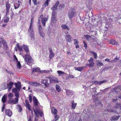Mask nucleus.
I'll return each mask as SVG.
<instances>
[{
  "mask_svg": "<svg viewBox=\"0 0 121 121\" xmlns=\"http://www.w3.org/2000/svg\"><path fill=\"white\" fill-rule=\"evenodd\" d=\"M34 111L36 115V116H35L34 121H38V118L39 117L38 115H39L40 117H42L43 115L42 112L39 108L37 107L36 108V110L34 109Z\"/></svg>",
  "mask_w": 121,
  "mask_h": 121,
  "instance_id": "nucleus-1",
  "label": "nucleus"
},
{
  "mask_svg": "<svg viewBox=\"0 0 121 121\" xmlns=\"http://www.w3.org/2000/svg\"><path fill=\"white\" fill-rule=\"evenodd\" d=\"M24 60L26 62L29 63H32L34 61V60L31 56L30 53L26 54L25 56Z\"/></svg>",
  "mask_w": 121,
  "mask_h": 121,
  "instance_id": "nucleus-2",
  "label": "nucleus"
},
{
  "mask_svg": "<svg viewBox=\"0 0 121 121\" xmlns=\"http://www.w3.org/2000/svg\"><path fill=\"white\" fill-rule=\"evenodd\" d=\"M76 13L75 9L71 8L68 11V16L70 19H71L74 17Z\"/></svg>",
  "mask_w": 121,
  "mask_h": 121,
  "instance_id": "nucleus-3",
  "label": "nucleus"
},
{
  "mask_svg": "<svg viewBox=\"0 0 121 121\" xmlns=\"http://www.w3.org/2000/svg\"><path fill=\"white\" fill-rule=\"evenodd\" d=\"M32 21L30 24L29 28L28 29V31L30 33L31 38L32 39H34V31L33 27L32 26Z\"/></svg>",
  "mask_w": 121,
  "mask_h": 121,
  "instance_id": "nucleus-4",
  "label": "nucleus"
},
{
  "mask_svg": "<svg viewBox=\"0 0 121 121\" xmlns=\"http://www.w3.org/2000/svg\"><path fill=\"white\" fill-rule=\"evenodd\" d=\"M56 13L55 11L52 12L51 18V22L53 23H55L57 21L56 17Z\"/></svg>",
  "mask_w": 121,
  "mask_h": 121,
  "instance_id": "nucleus-5",
  "label": "nucleus"
},
{
  "mask_svg": "<svg viewBox=\"0 0 121 121\" xmlns=\"http://www.w3.org/2000/svg\"><path fill=\"white\" fill-rule=\"evenodd\" d=\"M0 40L1 41L2 43L3 46L4 48V50H7L8 47L7 42L3 38H0Z\"/></svg>",
  "mask_w": 121,
  "mask_h": 121,
  "instance_id": "nucleus-6",
  "label": "nucleus"
},
{
  "mask_svg": "<svg viewBox=\"0 0 121 121\" xmlns=\"http://www.w3.org/2000/svg\"><path fill=\"white\" fill-rule=\"evenodd\" d=\"M39 18H41V22L42 25L43 26H45L46 22L48 20V18L46 17H43V15L42 14L40 16Z\"/></svg>",
  "mask_w": 121,
  "mask_h": 121,
  "instance_id": "nucleus-7",
  "label": "nucleus"
},
{
  "mask_svg": "<svg viewBox=\"0 0 121 121\" xmlns=\"http://www.w3.org/2000/svg\"><path fill=\"white\" fill-rule=\"evenodd\" d=\"M15 88H13V89H16V90L20 91V89L21 87V83L19 82H18L17 83L15 84Z\"/></svg>",
  "mask_w": 121,
  "mask_h": 121,
  "instance_id": "nucleus-8",
  "label": "nucleus"
},
{
  "mask_svg": "<svg viewBox=\"0 0 121 121\" xmlns=\"http://www.w3.org/2000/svg\"><path fill=\"white\" fill-rule=\"evenodd\" d=\"M89 64H88L87 65H88L91 68L92 67L94 64L93 61V59L92 57H91L90 59L88 61Z\"/></svg>",
  "mask_w": 121,
  "mask_h": 121,
  "instance_id": "nucleus-9",
  "label": "nucleus"
},
{
  "mask_svg": "<svg viewBox=\"0 0 121 121\" xmlns=\"http://www.w3.org/2000/svg\"><path fill=\"white\" fill-rule=\"evenodd\" d=\"M18 99L17 98H15L13 100L12 99L10 100H9L8 102L9 103H12L13 104H14L17 103Z\"/></svg>",
  "mask_w": 121,
  "mask_h": 121,
  "instance_id": "nucleus-10",
  "label": "nucleus"
},
{
  "mask_svg": "<svg viewBox=\"0 0 121 121\" xmlns=\"http://www.w3.org/2000/svg\"><path fill=\"white\" fill-rule=\"evenodd\" d=\"M65 39L67 42L71 43L72 41V38L70 35H66L65 36Z\"/></svg>",
  "mask_w": 121,
  "mask_h": 121,
  "instance_id": "nucleus-11",
  "label": "nucleus"
},
{
  "mask_svg": "<svg viewBox=\"0 0 121 121\" xmlns=\"http://www.w3.org/2000/svg\"><path fill=\"white\" fill-rule=\"evenodd\" d=\"M39 32L42 37H43L44 36V34L43 32V29L40 25H39Z\"/></svg>",
  "mask_w": 121,
  "mask_h": 121,
  "instance_id": "nucleus-12",
  "label": "nucleus"
},
{
  "mask_svg": "<svg viewBox=\"0 0 121 121\" xmlns=\"http://www.w3.org/2000/svg\"><path fill=\"white\" fill-rule=\"evenodd\" d=\"M33 101L34 106L36 107H36H38L37 106L39 104V103L38 100L35 97H33ZM38 108H39L38 107ZM34 109V108H33V110ZM35 110H36V108H35Z\"/></svg>",
  "mask_w": 121,
  "mask_h": 121,
  "instance_id": "nucleus-13",
  "label": "nucleus"
},
{
  "mask_svg": "<svg viewBox=\"0 0 121 121\" xmlns=\"http://www.w3.org/2000/svg\"><path fill=\"white\" fill-rule=\"evenodd\" d=\"M48 78L50 79V82L51 83H57L59 81L58 79L56 78Z\"/></svg>",
  "mask_w": 121,
  "mask_h": 121,
  "instance_id": "nucleus-14",
  "label": "nucleus"
},
{
  "mask_svg": "<svg viewBox=\"0 0 121 121\" xmlns=\"http://www.w3.org/2000/svg\"><path fill=\"white\" fill-rule=\"evenodd\" d=\"M29 84L33 86H39L41 84L37 82H29Z\"/></svg>",
  "mask_w": 121,
  "mask_h": 121,
  "instance_id": "nucleus-15",
  "label": "nucleus"
},
{
  "mask_svg": "<svg viewBox=\"0 0 121 121\" xmlns=\"http://www.w3.org/2000/svg\"><path fill=\"white\" fill-rule=\"evenodd\" d=\"M41 83L43 84L46 87H48L49 86V83L47 80H43L41 81Z\"/></svg>",
  "mask_w": 121,
  "mask_h": 121,
  "instance_id": "nucleus-16",
  "label": "nucleus"
},
{
  "mask_svg": "<svg viewBox=\"0 0 121 121\" xmlns=\"http://www.w3.org/2000/svg\"><path fill=\"white\" fill-rule=\"evenodd\" d=\"M49 50L50 53L49 55V57L50 59H51L52 58H53L54 56V53L53 52L52 49L50 48H49Z\"/></svg>",
  "mask_w": 121,
  "mask_h": 121,
  "instance_id": "nucleus-17",
  "label": "nucleus"
},
{
  "mask_svg": "<svg viewBox=\"0 0 121 121\" xmlns=\"http://www.w3.org/2000/svg\"><path fill=\"white\" fill-rule=\"evenodd\" d=\"M20 91L16 90V89H13L12 90V91L14 93H15V96L17 97L16 98L18 97H19V92Z\"/></svg>",
  "mask_w": 121,
  "mask_h": 121,
  "instance_id": "nucleus-18",
  "label": "nucleus"
},
{
  "mask_svg": "<svg viewBox=\"0 0 121 121\" xmlns=\"http://www.w3.org/2000/svg\"><path fill=\"white\" fill-rule=\"evenodd\" d=\"M106 81V80H104L100 81H94L93 82V83L95 84H98L99 85H100L101 84L104 83Z\"/></svg>",
  "mask_w": 121,
  "mask_h": 121,
  "instance_id": "nucleus-19",
  "label": "nucleus"
},
{
  "mask_svg": "<svg viewBox=\"0 0 121 121\" xmlns=\"http://www.w3.org/2000/svg\"><path fill=\"white\" fill-rule=\"evenodd\" d=\"M13 83L12 82H11L7 84V86H8V90L9 91L11 90L13 87Z\"/></svg>",
  "mask_w": 121,
  "mask_h": 121,
  "instance_id": "nucleus-20",
  "label": "nucleus"
},
{
  "mask_svg": "<svg viewBox=\"0 0 121 121\" xmlns=\"http://www.w3.org/2000/svg\"><path fill=\"white\" fill-rule=\"evenodd\" d=\"M62 28L64 30H67L68 31L69 30V27L65 24H62L61 26Z\"/></svg>",
  "mask_w": 121,
  "mask_h": 121,
  "instance_id": "nucleus-21",
  "label": "nucleus"
},
{
  "mask_svg": "<svg viewBox=\"0 0 121 121\" xmlns=\"http://www.w3.org/2000/svg\"><path fill=\"white\" fill-rule=\"evenodd\" d=\"M59 3V2L58 1H57L56 2L54 6L53 7L51 8V9L53 10H55L57 9L58 5Z\"/></svg>",
  "mask_w": 121,
  "mask_h": 121,
  "instance_id": "nucleus-22",
  "label": "nucleus"
},
{
  "mask_svg": "<svg viewBox=\"0 0 121 121\" xmlns=\"http://www.w3.org/2000/svg\"><path fill=\"white\" fill-rule=\"evenodd\" d=\"M5 113L6 115L9 117H10L12 115V112L9 109L6 110L5 111Z\"/></svg>",
  "mask_w": 121,
  "mask_h": 121,
  "instance_id": "nucleus-23",
  "label": "nucleus"
},
{
  "mask_svg": "<svg viewBox=\"0 0 121 121\" xmlns=\"http://www.w3.org/2000/svg\"><path fill=\"white\" fill-rule=\"evenodd\" d=\"M23 49L25 52L26 53H28L29 52V49L28 46L27 45H23Z\"/></svg>",
  "mask_w": 121,
  "mask_h": 121,
  "instance_id": "nucleus-24",
  "label": "nucleus"
},
{
  "mask_svg": "<svg viewBox=\"0 0 121 121\" xmlns=\"http://www.w3.org/2000/svg\"><path fill=\"white\" fill-rule=\"evenodd\" d=\"M18 4L17 3H15L14 4V8L15 9H16L17 8H18L20 6V4L19 3H21V2H20V1H18Z\"/></svg>",
  "mask_w": 121,
  "mask_h": 121,
  "instance_id": "nucleus-25",
  "label": "nucleus"
},
{
  "mask_svg": "<svg viewBox=\"0 0 121 121\" xmlns=\"http://www.w3.org/2000/svg\"><path fill=\"white\" fill-rule=\"evenodd\" d=\"M40 68L39 67H35L33 68L32 69V72H39L40 71Z\"/></svg>",
  "mask_w": 121,
  "mask_h": 121,
  "instance_id": "nucleus-26",
  "label": "nucleus"
},
{
  "mask_svg": "<svg viewBox=\"0 0 121 121\" xmlns=\"http://www.w3.org/2000/svg\"><path fill=\"white\" fill-rule=\"evenodd\" d=\"M66 94L67 96L71 95H73V91L71 90H66Z\"/></svg>",
  "mask_w": 121,
  "mask_h": 121,
  "instance_id": "nucleus-27",
  "label": "nucleus"
},
{
  "mask_svg": "<svg viewBox=\"0 0 121 121\" xmlns=\"http://www.w3.org/2000/svg\"><path fill=\"white\" fill-rule=\"evenodd\" d=\"M110 44L116 45H119L118 43L116 42V40L113 39L110 41Z\"/></svg>",
  "mask_w": 121,
  "mask_h": 121,
  "instance_id": "nucleus-28",
  "label": "nucleus"
},
{
  "mask_svg": "<svg viewBox=\"0 0 121 121\" xmlns=\"http://www.w3.org/2000/svg\"><path fill=\"white\" fill-rule=\"evenodd\" d=\"M16 47L18 49V50L20 52H21L23 50L22 46H20L19 43H17L16 44Z\"/></svg>",
  "mask_w": 121,
  "mask_h": 121,
  "instance_id": "nucleus-29",
  "label": "nucleus"
},
{
  "mask_svg": "<svg viewBox=\"0 0 121 121\" xmlns=\"http://www.w3.org/2000/svg\"><path fill=\"white\" fill-rule=\"evenodd\" d=\"M120 117V116H114L111 118V121H115L117 120Z\"/></svg>",
  "mask_w": 121,
  "mask_h": 121,
  "instance_id": "nucleus-30",
  "label": "nucleus"
},
{
  "mask_svg": "<svg viewBox=\"0 0 121 121\" xmlns=\"http://www.w3.org/2000/svg\"><path fill=\"white\" fill-rule=\"evenodd\" d=\"M6 9H9L11 7L10 4L9 3V1H7L5 4Z\"/></svg>",
  "mask_w": 121,
  "mask_h": 121,
  "instance_id": "nucleus-31",
  "label": "nucleus"
},
{
  "mask_svg": "<svg viewBox=\"0 0 121 121\" xmlns=\"http://www.w3.org/2000/svg\"><path fill=\"white\" fill-rule=\"evenodd\" d=\"M75 70H77L79 71H81L83 69V67H75L74 68Z\"/></svg>",
  "mask_w": 121,
  "mask_h": 121,
  "instance_id": "nucleus-32",
  "label": "nucleus"
},
{
  "mask_svg": "<svg viewBox=\"0 0 121 121\" xmlns=\"http://www.w3.org/2000/svg\"><path fill=\"white\" fill-rule=\"evenodd\" d=\"M52 112L54 114L56 115L57 112V110L54 108L53 107L52 108Z\"/></svg>",
  "mask_w": 121,
  "mask_h": 121,
  "instance_id": "nucleus-33",
  "label": "nucleus"
},
{
  "mask_svg": "<svg viewBox=\"0 0 121 121\" xmlns=\"http://www.w3.org/2000/svg\"><path fill=\"white\" fill-rule=\"evenodd\" d=\"M72 105L71 107L72 108L74 109L76 106L77 103H75L73 101H72L71 102Z\"/></svg>",
  "mask_w": 121,
  "mask_h": 121,
  "instance_id": "nucleus-34",
  "label": "nucleus"
},
{
  "mask_svg": "<svg viewBox=\"0 0 121 121\" xmlns=\"http://www.w3.org/2000/svg\"><path fill=\"white\" fill-rule=\"evenodd\" d=\"M7 100V98L4 95L2 99V101L3 103L4 104L5 103Z\"/></svg>",
  "mask_w": 121,
  "mask_h": 121,
  "instance_id": "nucleus-35",
  "label": "nucleus"
},
{
  "mask_svg": "<svg viewBox=\"0 0 121 121\" xmlns=\"http://www.w3.org/2000/svg\"><path fill=\"white\" fill-rule=\"evenodd\" d=\"M91 53L93 55V56H94V58L95 59H96L97 58V53L93 51H91Z\"/></svg>",
  "mask_w": 121,
  "mask_h": 121,
  "instance_id": "nucleus-36",
  "label": "nucleus"
},
{
  "mask_svg": "<svg viewBox=\"0 0 121 121\" xmlns=\"http://www.w3.org/2000/svg\"><path fill=\"white\" fill-rule=\"evenodd\" d=\"M39 72L40 73H50V70H40Z\"/></svg>",
  "mask_w": 121,
  "mask_h": 121,
  "instance_id": "nucleus-37",
  "label": "nucleus"
},
{
  "mask_svg": "<svg viewBox=\"0 0 121 121\" xmlns=\"http://www.w3.org/2000/svg\"><path fill=\"white\" fill-rule=\"evenodd\" d=\"M56 89L57 91L59 92H60L61 91V88L60 87L57 85H56Z\"/></svg>",
  "mask_w": 121,
  "mask_h": 121,
  "instance_id": "nucleus-38",
  "label": "nucleus"
},
{
  "mask_svg": "<svg viewBox=\"0 0 121 121\" xmlns=\"http://www.w3.org/2000/svg\"><path fill=\"white\" fill-rule=\"evenodd\" d=\"M17 108L18 110V112H21L22 108L21 106L19 105H17Z\"/></svg>",
  "mask_w": 121,
  "mask_h": 121,
  "instance_id": "nucleus-39",
  "label": "nucleus"
},
{
  "mask_svg": "<svg viewBox=\"0 0 121 121\" xmlns=\"http://www.w3.org/2000/svg\"><path fill=\"white\" fill-rule=\"evenodd\" d=\"M17 64L16 66L17 68L20 69L21 68V64L20 62L18 61L16 63Z\"/></svg>",
  "mask_w": 121,
  "mask_h": 121,
  "instance_id": "nucleus-40",
  "label": "nucleus"
},
{
  "mask_svg": "<svg viewBox=\"0 0 121 121\" xmlns=\"http://www.w3.org/2000/svg\"><path fill=\"white\" fill-rule=\"evenodd\" d=\"M32 2L35 5H37L39 4V1L37 2V0H32Z\"/></svg>",
  "mask_w": 121,
  "mask_h": 121,
  "instance_id": "nucleus-41",
  "label": "nucleus"
},
{
  "mask_svg": "<svg viewBox=\"0 0 121 121\" xmlns=\"http://www.w3.org/2000/svg\"><path fill=\"white\" fill-rule=\"evenodd\" d=\"M13 94L12 93H10L9 94V95H8V97L9 99V100H11L12 97H13Z\"/></svg>",
  "mask_w": 121,
  "mask_h": 121,
  "instance_id": "nucleus-42",
  "label": "nucleus"
},
{
  "mask_svg": "<svg viewBox=\"0 0 121 121\" xmlns=\"http://www.w3.org/2000/svg\"><path fill=\"white\" fill-rule=\"evenodd\" d=\"M57 72L59 74V75H64L65 74V73L64 72L58 70L57 71Z\"/></svg>",
  "mask_w": 121,
  "mask_h": 121,
  "instance_id": "nucleus-43",
  "label": "nucleus"
},
{
  "mask_svg": "<svg viewBox=\"0 0 121 121\" xmlns=\"http://www.w3.org/2000/svg\"><path fill=\"white\" fill-rule=\"evenodd\" d=\"M50 0H46L45 1L44 3V7H45L46 6H48L49 4V1H50Z\"/></svg>",
  "mask_w": 121,
  "mask_h": 121,
  "instance_id": "nucleus-44",
  "label": "nucleus"
},
{
  "mask_svg": "<svg viewBox=\"0 0 121 121\" xmlns=\"http://www.w3.org/2000/svg\"><path fill=\"white\" fill-rule=\"evenodd\" d=\"M84 36L86 38L87 40H89L91 37V36L89 35H84Z\"/></svg>",
  "mask_w": 121,
  "mask_h": 121,
  "instance_id": "nucleus-45",
  "label": "nucleus"
},
{
  "mask_svg": "<svg viewBox=\"0 0 121 121\" xmlns=\"http://www.w3.org/2000/svg\"><path fill=\"white\" fill-rule=\"evenodd\" d=\"M26 107L28 108V109L29 111H30L31 108H30V105L29 103L26 104Z\"/></svg>",
  "mask_w": 121,
  "mask_h": 121,
  "instance_id": "nucleus-46",
  "label": "nucleus"
},
{
  "mask_svg": "<svg viewBox=\"0 0 121 121\" xmlns=\"http://www.w3.org/2000/svg\"><path fill=\"white\" fill-rule=\"evenodd\" d=\"M55 115V119L53 121H56L57 120H58L59 118V117L58 116L56 115V114Z\"/></svg>",
  "mask_w": 121,
  "mask_h": 121,
  "instance_id": "nucleus-47",
  "label": "nucleus"
},
{
  "mask_svg": "<svg viewBox=\"0 0 121 121\" xmlns=\"http://www.w3.org/2000/svg\"><path fill=\"white\" fill-rule=\"evenodd\" d=\"M64 7V5L63 4H61L59 6L60 9H62Z\"/></svg>",
  "mask_w": 121,
  "mask_h": 121,
  "instance_id": "nucleus-48",
  "label": "nucleus"
},
{
  "mask_svg": "<svg viewBox=\"0 0 121 121\" xmlns=\"http://www.w3.org/2000/svg\"><path fill=\"white\" fill-rule=\"evenodd\" d=\"M9 20V18L8 17H6V18L4 19V22L5 23L8 22Z\"/></svg>",
  "mask_w": 121,
  "mask_h": 121,
  "instance_id": "nucleus-49",
  "label": "nucleus"
},
{
  "mask_svg": "<svg viewBox=\"0 0 121 121\" xmlns=\"http://www.w3.org/2000/svg\"><path fill=\"white\" fill-rule=\"evenodd\" d=\"M73 41H74V44H78L79 42L77 39H74Z\"/></svg>",
  "mask_w": 121,
  "mask_h": 121,
  "instance_id": "nucleus-50",
  "label": "nucleus"
},
{
  "mask_svg": "<svg viewBox=\"0 0 121 121\" xmlns=\"http://www.w3.org/2000/svg\"><path fill=\"white\" fill-rule=\"evenodd\" d=\"M97 65L98 66H101L104 65L101 62H99L97 64Z\"/></svg>",
  "mask_w": 121,
  "mask_h": 121,
  "instance_id": "nucleus-51",
  "label": "nucleus"
},
{
  "mask_svg": "<svg viewBox=\"0 0 121 121\" xmlns=\"http://www.w3.org/2000/svg\"><path fill=\"white\" fill-rule=\"evenodd\" d=\"M13 57L14 58V60H15L16 62H17L18 61V59L15 55H13Z\"/></svg>",
  "mask_w": 121,
  "mask_h": 121,
  "instance_id": "nucleus-52",
  "label": "nucleus"
},
{
  "mask_svg": "<svg viewBox=\"0 0 121 121\" xmlns=\"http://www.w3.org/2000/svg\"><path fill=\"white\" fill-rule=\"evenodd\" d=\"M9 9H6V16H7L8 14L9 13Z\"/></svg>",
  "mask_w": 121,
  "mask_h": 121,
  "instance_id": "nucleus-53",
  "label": "nucleus"
},
{
  "mask_svg": "<svg viewBox=\"0 0 121 121\" xmlns=\"http://www.w3.org/2000/svg\"><path fill=\"white\" fill-rule=\"evenodd\" d=\"M84 47L85 48V49H87V43L84 41Z\"/></svg>",
  "mask_w": 121,
  "mask_h": 121,
  "instance_id": "nucleus-54",
  "label": "nucleus"
},
{
  "mask_svg": "<svg viewBox=\"0 0 121 121\" xmlns=\"http://www.w3.org/2000/svg\"><path fill=\"white\" fill-rule=\"evenodd\" d=\"M116 107H117L118 108H120V109H121V105L120 104H117Z\"/></svg>",
  "mask_w": 121,
  "mask_h": 121,
  "instance_id": "nucleus-55",
  "label": "nucleus"
},
{
  "mask_svg": "<svg viewBox=\"0 0 121 121\" xmlns=\"http://www.w3.org/2000/svg\"><path fill=\"white\" fill-rule=\"evenodd\" d=\"M29 100L30 102H31L32 100V98L31 96L29 95Z\"/></svg>",
  "mask_w": 121,
  "mask_h": 121,
  "instance_id": "nucleus-56",
  "label": "nucleus"
},
{
  "mask_svg": "<svg viewBox=\"0 0 121 121\" xmlns=\"http://www.w3.org/2000/svg\"><path fill=\"white\" fill-rule=\"evenodd\" d=\"M6 71H7V72L9 73L12 74V75H13V73L11 72V71H7V70H6Z\"/></svg>",
  "mask_w": 121,
  "mask_h": 121,
  "instance_id": "nucleus-57",
  "label": "nucleus"
},
{
  "mask_svg": "<svg viewBox=\"0 0 121 121\" xmlns=\"http://www.w3.org/2000/svg\"><path fill=\"white\" fill-rule=\"evenodd\" d=\"M76 46V48H78L79 47V45L78 44H74Z\"/></svg>",
  "mask_w": 121,
  "mask_h": 121,
  "instance_id": "nucleus-58",
  "label": "nucleus"
},
{
  "mask_svg": "<svg viewBox=\"0 0 121 121\" xmlns=\"http://www.w3.org/2000/svg\"><path fill=\"white\" fill-rule=\"evenodd\" d=\"M5 109V104H3V106L2 107V111H3V110H4Z\"/></svg>",
  "mask_w": 121,
  "mask_h": 121,
  "instance_id": "nucleus-59",
  "label": "nucleus"
},
{
  "mask_svg": "<svg viewBox=\"0 0 121 121\" xmlns=\"http://www.w3.org/2000/svg\"><path fill=\"white\" fill-rule=\"evenodd\" d=\"M108 111L110 112H115L112 109L109 110H108Z\"/></svg>",
  "mask_w": 121,
  "mask_h": 121,
  "instance_id": "nucleus-60",
  "label": "nucleus"
},
{
  "mask_svg": "<svg viewBox=\"0 0 121 121\" xmlns=\"http://www.w3.org/2000/svg\"><path fill=\"white\" fill-rule=\"evenodd\" d=\"M105 60V61H107L109 62L110 61V59L106 58Z\"/></svg>",
  "mask_w": 121,
  "mask_h": 121,
  "instance_id": "nucleus-61",
  "label": "nucleus"
},
{
  "mask_svg": "<svg viewBox=\"0 0 121 121\" xmlns=\"http://www.w3.org/2000/svg\"><path fill=\"white\" fill-rule=\"evenodd\" d=\"M25 103H26V104H27L29 103V101H28V100H25Z\"/></svg>",
  "mask_w": 121,
  "mask_h": 121,
  "instance_id": "nucleus-62",
  "label": "nucleus"
},
{
  "mask_svg": "<svg viewBox=\"0 0 121 121\" xmlns=\"http://www.w3.org/2000/svg\"><path fill=\"white\" fill-rule=\"evenodd\" d=\"M31 116H30L28 120L29 121H31Z\"/></svg>",
  "mask_w": 121,
  "mask_h": 121,
  "instance_id": "nucleus-63",
  "label": "nucleus"
},
{
  "mask_svg": "<svg viewBox=\"0 0 121 121\" xmlns=\"http://www.w3.org/2000/svg\"><path fill=\"white\" fill-rule=\"evenodd\" d=\"M31 0H29V3L30 5H31Z\"/></svg>",
  "mask_w": 121,
  "mask_h": 121,
  "instance_id": "nucleus-64",
  "label": "nucleus"
}]
</instances>
